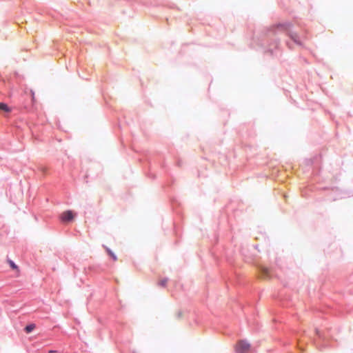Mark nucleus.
I'll use <instances>...</instances> for the list:
<instances>
[{
    "mask_svg": "<svg viewBox=\"0 0 353 353\" xmlns=\"http://www.w3.org/2000/svg\"><path fill=\"white\" fill-rule=\"evenodd\" d=\"M259 272L260 274V276L263 279H269L271 276V271L264 266L260 265L259 268Z\"/></svg>",
    "mask_w": 353,
    "mask_h": 353,
    "instance_id": "4",
    "label": "nucleus"
},
{
    "mask_svg": "<svg viewBox=\"0 0 353 353\" xmlns=\"http://www.w3.org/2000/svg\"><path fill=\"white\" fill-rule=\"evenodd\" d=\"M250 344L245 341H239L236 345V353H247L250 350Z\"/></svg>",
    "mask_w": 353,
    "mask_h": 353,
    "instance_id": "2",
    "label": "nucleus"
},
{
    "mask_svg": "<svg viewBox=\"0 0 353 353\" xmlns=\"http://www.w3.org/2000/svg\"><path fill=\"white\" fill-rule=\"evenodd\" d=\"M288 45L289 46V48H292L288 43Z\"/></svg>",
    "mask_w": 353,
    "mask_h": 353,
    "instance_id": "12",
    "label": "nucleus"
},
{
    "mask_svg": "<svg viewBox=\"0 0 353 353\" xmlns=\"http://www.w3.org/2000/svg\"><path fill=\"white\" fill-rule=\"evenodd\" d=\"M55 352H56V351H55V350H50V351H49V353H55Z\"/></svg>",
    "mask_w": 353,
    "mask_h": 353,
    "instance_id": "11",
    "label": "nucleus"
},
{
    "mask_svg": "<svg viewBox=\"0 0 353 353\" xmlns=\"http://www.w3.org/2000/svg\"><path fill=\"white\" fill-rule=\"evenodd\" d=\"M291 26V23H284L277 25L272 30V32L274 34H277L279 32H286L291 39L297 45L301 46L302 43L300 39L299 35L296 32H292L290 30Z\"/></svg>",
    "mask_w": 353,
    "mask_h": 353,
    "instance_id": "1",
    "label": "nucleus"
},
{
    "mask_svg": "<svg viewBox=\"0 0 353 353\" xmlns=\"http://www.w3.org/2000/svg\"><path fill=\"white\" fill-rule=\"evenodd\" d=\"M34 324H30V325H28L26 327H25V331L26 333H30L34 328Z\"/></svg>",
    "mask_w": 353,
    "mask_h": 353,
    "instance_id": "6",
    "label": "nucleus"
},
{
    "mask_svg": "<svg viewBox=\"0 0 353 353\" xmlns=\"http://www.w3.org/2000/svg\"><path fill=\"white\" fill-rule=\"evenodd\" d=\"M167 281H168V279H161V280L159 281V284L161 286L164 287V286L165 285V284H166Z\"/></svg>",
    "mask_w": 353,
    "mask_h": 353,
    "instance_id": "7",
    "label": "nucleus"
},
{
    "mask_svg": "<svg viewBox=\"0 0 353 353\" xmlns=\"http://www.w3.org/2000/svg\"><path fill=\"white\" fill-rule=\"evenodd\" d=\"M74 216L75 214L73 212V211L67 210L61 214L60 218L63 222H69L74 219Z\"/></svg>",
    "mask_w": 353,
    "mask_h": 353,
    "instance_id": "3",
    "label": "nucleus"
},
{
    "mask_svg": "<svg viewBox=\"0 0 353 353\" xmlns=\"http://www.w3.org/2000/svg\"><path fill=\"white\" fill-rule=\"evenodd\" d=\"M108 252L109 253V254L112 256V258L114 259V260H116L117 259V257L110 250H107Z\"/></svg>",
    "mask_w": 353,
    "mask_h": 353,
    "instance_id": "9",
    "label": "nucleus"
},
{
    "mask_svg": "<svg viewBox=\"0 0 353 353\" xmlns=\"http://www.w3.org/2000/svg\"><path fill=\"white\" fill-rule=\"evenodd\" d=\"M9 264L10 265V267L14 270V269H17V266L16 265V264L11 260H10L9 261Z\"/></svg>",
    "mask_w": 353,
    "mask_h": 353,
    "instance_id": "8",
    "label": "nucleus"
},
{
    "mask_svg": "<svg viewBox=\"0 0 353 353\" xmlns=\"http://www.w3.org/2000/svg\"><path fill=\"white\" fill-rule=\"evenodd\" d=\"M316 335H317L319 338H321V337H322L320 331H319V330H316Z\"/></svg>",
    "mask_w": 353,
    "mask_h": 353,
    "instance_id": "10",
    "label": "nucleus"
},
{
    "mask_svg": "<svg viewBox=\"0 0 353 353\" xmlns=\"http://www.w3.org/2000/svg\"><path fill=\"white\" fill-rule=\"evenodd\" d=\"M0 110L8 112L10 111V108L6 104L0 103Z\"/></svg>",
    "mask_w": 353,
    "mask_h": 353,
    "instance_id": "5",
    "label": "nucleus"
}]
</instances>
